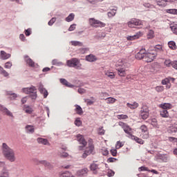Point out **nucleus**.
<instances>
[{
    "label": "nucleus",
    "instance_id": "7",
    "mask_svg": "<svg viewBox=\"0 0 177 177\" xmlns=\"http://www.w3.org/2000/svg\"><path fill=\"white\" fill-rule=\"evenodd\" d=\"M88 23L91 27H95V28H97L98 27H105L106 24L95 19V18H90L88 19Z\"/></svg>",
    "mask_w": 177,
    "mask_h": 177
},
{
    "label": "nucleus",
    "instance_id": "40",
    "mask_svg": "<svg viewBox=\"0 0 177 177\" xmlns=\"http://www.w3.org/2000/svg\"><path fill=\"white\" fill-rule=\"evenodd\" d=\"M117 119L118 120H127V119H128V115H124V114L118 115Z\"/></svg>",
    "mask_w": 177,
    "mask_h": 177
},
{
    "label": "nucleus",
    "instance_id": "22",
    "mask_svg": "<svg viewBox=\"0 0 177 177\" xmlns=\"http://www.w3.org/2000/svg\"><path fill=\"white\" fill-rule=\"evenodd\" d=\"M39 91L40 93H42L44 95V98L48 97V91L46 89H45V88H44V86H40L39 87Z\"/></svg>",
    "mask_w": 177,
    "mask_h": 177
},
{
    "label": "nucleus",
    "instance_id": "45",
    "mask_svg": "<svg viewBox=\"0 0 177 177\" xmlns=\"http://www.w3.org/2000/svg\"><path fill=\"white\" fill-rule=\"evenodd\" d=\"M75 124L76 127H81V125H82V122L80 118H77L75 121Z\"/></svg>",
    "mask_w": 177,
    "mask_h": 177
},
{
    "label": "nucleus",
    "instance_id": "63",
    "mask_svg": "<svg viewBox=\"0 0 177 177\" xmlns=\"http://www.w3.org/2000/svg\"><path fill=\"white\" fill-rule=\"evenodd\" d=\"M52 64L53 66H57L59 64V61L57 59H53L52 61Z\"/></svg>",
    "mask_w": 177,
    "mask_h": 177
},
{
    "label": "nucleus",
    "instance_id": "49",
    "mask_svg": "<svg viewBox=\"0 0 177 177\" xmlns=\"http://www.w3.org/2000/svg\"><path fill=\"white\" fill-rule=\"evenodd\" d=\"M104 132L106 131H104L103 127H100L98 129V131H97L98 135H104Z\"/></svg>",
    "mask_w": 177,
    "mask_h": 177
},
{
    "label": "nucleus",
    "instance_id": "46",
    "mask_svg": "<svg viewBox=\"0 0 177 177\" xmlns=\"http://www.w3.org/2000/svg\"><path fill=\"white\" fill-rule=\"evenodd\" d=\"M0 71H1V74H2L3 77H9V73L6 71H5L3 68H2V69Z\"/></svg>",
    "mask_w": 177,
    "mask_h": 177
},
{
    "label": "nucleus",
    "instance_id": "55",
    "mask_svg": "<svg viewBox=\"0 0 177 177\" xmlns=\"http://www.w3.org/2000/svg\"><path fill=\"white\" fill-rule=\"evenodd\" d=\"M25 35H26V37H30V35H31V29L30 28H28L25 30Z\"/></svg>",
    "mask_w": 177,
    "mask_h": 177
},
{
    "label": "nucleus",
    "instance_id": "5",
    "mask_svg": "<svg viewBox=\"0 0 177 177\" xmlns=\"http://www.w3.org/2000/svg\"><path fill=\"white\" fill-rule=\"evenodd\" d=\"M22 92L26 95H30L32 99H37V88L35 86L22 88Z\"/></svg>",
    "mask_w": 177,
    "mask_h": 177
},
{
    "label": "nucleus",
    "instance_id": "19",
    "mask_svg": "<svg viewBox=\"0 0 177 177\" xmlns=\"http://www.w3.org/2000/svg\"><path fill=\"white\" fill-rule=\"evenodd\" d=\"M75 111L76 113L78 114V115H82V114H84V111L82 110V108L81 107V106L78 104H75Z\"/></svg>",
    "mask_w": 177,
    "mask_h": 177
},
{
    "label": "nucleus",
    "instance_id": "56",
    "mask_svg": "<svg viewBox=\"0 0 177 177\" xmlns=\"http://www.w3.org/2000/svg\"><path fill=\"white\" fill-rule=\"evenodd\" d=\"M171 66L173 67V68L177 70V61H173L171 62Z\"/></svg>",
    "mask_w": 177,
    "mask_h": 177
},
{
    "label": "nucleus",
    "instance_id": "3",
    "mask_svg": "<svg viewBox=\"0 0 177 177\" xmlns=\"http://www.w3.org/2000/svg\"><path fill=\"white\" fill-rule=\"evenodd\" d=\"M66 66H68V67H73L77 70H82V64H81L80 59L77 58H72L68 60L66 62Z\"/></svg>",
    "mask_w": 177,
    "mask_h": 177
},
{
    "label": "nucleus",
    "instance_id": "2",
    "mask_svg": "<svg viewBox=\"0 0 177 177\" xmlns=\"http://www.w3.org/2000/svg\"><path fill=\"white\" fill-rule=\"evenodd\" d=\"M116 71L120 77L127 76V67H128V64L123 61L122 59H119L116 64Z\"/></svg>",
    "mask_w": 177,
    "mask_h": 177
},
{
    "label": "nucleus",
    "instance_id": "34",
    "mask_svg": "<svg viewBox=\"0 0 177 177\" xmlns=\"http://www.w3.org/2000/svg\"><path fill=\"white\" fill-rule=\"evenodd\" d=\"M26 131L28 133H34L35 129H34V126L32 125H27L26 127Z\"/></svg>",
    "mask_w": 177,
    "mask_h": 177
},
{
    "label": "nucleus",
    "instance_id": "11",
    "mask_svg": "<svg viewBox=\"0 0 177 177\" xmlns=\"http://www.w3.org/2000/svg\"><path fill=\"white\" fill-rule=\"evenodd\" d=\"M157 160L160 161V162H168V161H169V156L167 154L159 153L157 156Z\"/></svg>",
    "mask_w": 177,
    "mask_h": 177
},
{
    "label": "nucleus",
    "instance_id": "51",
    "mask_svg": "<svg viewBox=\"0 0 177 177\" xmlns=\"http://www.w3.org/2000/svg\"><path fill=\"white\" fill-rule=\"evenodd\" d=\"M56 22V18L53 17L49 21H48V26H53V24Z\"/></svg>",
    "mask_w": 177,
    "mask_h": 177
},
{
    "label": "nucleus",
    "instance_id": "16",
    "mask_svg": "<svg viewBox=\"0 0 177 177\" xmlns=\"http://www.w3.org/2000/svg\"><path fill=\"white\" fill-rule=\"evenodd\" d=\"M141 131L145 133L142 136V139H149V131L147 130V127L146 125H142L140 127Z\"/></svg>",
    "mask_w": 177,
    "mask_h": 177
},
{
    "label": "nucleus",
    "instance_id": "32",
    "mask_svg": "<svg viewBox=\"0 0 177 177\" xmlns=\"http://www.w3.org/2000/svg\"><path fill=\"white\" fill-rule=\"evenodd\" d=\"M150 124L153 125L154 128H160L158 125V122H157V119L153 118L150 120Z\"/></svg>",
    "mask_w": 177,
    "mask_h": 177
},
{
    "label": "nucleus",
    "instance_id": "43",
    "mask_svg": "<svg viewBox=\"0 0 177 177\" xmlns=\"http://www.w3.org/2000/svg\"><path fill=\"white\" fill-rule=\"evenodd\" d=\"M138 171L139 172H142L143 171H146L147 172H150V169H149V167H146L145 166H142L138 168Z\"/></svg>",
    "mask_w": 177,
    "mask_h": 177
},
{
    "label": "nucleus",
    "instance_id": "50",
    "mask_svg": "<svg viewBox=\"0 0 177 177\" xmlns=\"http://www.w3.org/2000/svg\"><path fill=\"white\" fill-rule=\"evenodd\" d=\"M84 102H85V103H86V104H88V106H91V104H93V103H95L94 101L91 100L89 99L84 100Z\"/></svg>",
    "mask_w": 177,
    "mask_h": 177
},
{
    "label": "nucleus",
    "instance_id": "47",
    "mask_svg": "<svg viewBox=\"0 0 177 177\" xmlns=\"http://www.w3.org/2000/svg\"><path fill=\"white\" fill-rule=\"evenodd\" d=\"M98 166L97 165L93 163L90 166V169H91V171H96V169H97Z\"/></svg>",
    "mask_w": 177,
    "mask_h": 177
},
{
    "label": "nucleus",
    "instance_id": "31",
    "mask_svg": "<svg viewBox=\"0 0 177 177\" xmlns=\"http://www.w3.org/2000/svg\"><path fill=\"white\" fill-rule=\"evenodd\" d=\"M71 45H72V46H84V43L78 41H71Z\"/></svg>",
    "mask_w": 177,
    "mask_h": 177
},
{
    "label": "nucleus",
    "instance_id": "61",
    "mask_svg": "<svg viewBox=\"0 0 177 177\" xmlns=\"http://www.w3.org/2000/svg\"><path fill=\"white\" fill-rule=\"evenodd\" d=\"M19 39H21V41H23L24 42V41H26V36H24V35L21 34L19 35Z\"/></svg>",
    "mask_w": 177,
    "mask_h": 177
},
{
    "label": "nucleus",
    "instance_id": "48",
    "mask_svg": "<svg viewBox=\"0 0 177 177\" xmlns=\"http://www.w3.org/2000/svg\"><path fill=\"white\" fill-rule=\"evenodd\" d=\"M171 30L174 34L177 35V25H174L173 26H171Z\"/></svg>",
    "mask_w": 177,
    "mask_h": 177
},
{
    "label": "nucleus",
    "instance_id": "4",
    "mask_svg": "<svg viewBox=\"0 0 177 177\" xmlns=\"http://www.w3.org/2000/svg\"><path fill=\"white\" fill-rule=\"evenodd\" d=\"M156 57H157V50H149L148 53H145L144 62H147V63H151V62H153Z\"/></svg>",
    "mask_w": 177,
    "mask_h": 177
},
{
    "label": "nucleus",
    "instance_id": "1",
    "mask_svg": "<svg viewBox=\"0 0 177 177\" xmlns=\"http://www.w3.org/2000/svg\"><path fill=\"white\" fill-rule=\"evenodd\" d=\"M3 154L8 161L10 162H15L16 161V155L15 153V151L9 147L6 143H3Z\"/></svg>",
    "mask_w": 177,
    "mask_h": 177
},
{
    "label": "nucleus",
    "instance_id": "36",
    "mask_svg": "<svg viewBox=\"0 0 177 177\" xmlns=\"http://www.w3.org/2000/svg\"><path fill=\"white\" fill-rule=\"evenodd\" d=\"M75 15L73 13L70 14L66 18V21L70 22L73 21L74 20V17Z\"/></svg>",
    "mask_w": 177,
    "mask_h": 177
},
{
    "label": "nucleus",
    "instance_id": "52",
    "mask_svg": "<svg viewBox=\"0 0 177 177\" xmlns=\"http://www.w3.org/2000/svg\"><path fill=\"white\" fill-rule=\"evenodd\" d=\"M101 153L103 156H107L109 154V151L106 148H104L101 150Z\"/></svg>",
    "mask_w": 177,
    "mask_h": 177
},
{
    "label": "nucleus",
    "instance_id": "58",
    "mask_svg": "<svg viewBox=\"0 0 177 177\" xmlns=\"http://www.w3.org/2000/svg\"><path fill=\"white\" fill-rule=\"evenodd\" d=\"M116 13H117V7H114L113 8H112L111 16H115Z\"/></svg>",
    "mask_w": 177,
    "mask_h": 177
},
{
    "label": "nucleus",
    "instance_id": "8",
    "mask_svg": "<svg viewBox=\"0 0 177 177\" xmlns=\"http://www.w3.org/2000/svg\"><path fill=\"white\" fill-rule=\"evenodd\" d=\"M93 151H95V146L93 145V144L89 143L88 147L86 148L82 156V158H86L88 156L93 154Z\"/></svg>",
    "mask_w": 177,
    "mask_h": 177
},
{
    "label": "nucleus",
    "instance_id": "25",
    "mask_svg": "<svg viewBox=\"0 0 177 177\" xmlns=\"http://www.w3.org/2000/svg\"><path fill=\"white\" fill-rule=\"evenodd\" d=\"M59 177H74V176H73L70 171H66L59 173Z\"/></svg>",
    "mask_w": 177,
    "mask_h": 177
},
{
    "label": "nucleus",
    "instance_id": "24",
    "mask_svg": "<svg viewBox=\"0 0 177 177\" xmlns=\"http://www.w3.org/2000/svg\"><path fill=\"white\" fill-rule=\"evenodd\" d=\"M87 174H88V169L86 168L80 169L77 172V175H78V176H84Z\"/></svg>",
    "mask_w": 177,
    "mask_h": 177
},
{
    "label": "nucleus",
    "instance_id": "26",
    "mask_svg": "<svg viewBox=\"0 0 177 177\" xmlns=\"http://www.w3.org/2000/svg\"><path fill=\"white\" fill-rule=\"evenodd\" d=\"M37 140L39 143H41V145H49V141H48V139L46 138H38Z\"/></svg>",
    "mask_w": 177,
    "mask_h": 177
},
{
    "label": "nucleus",
    "instance_id": "21",
    "mask_svg": "<svg viewBox=\"0 0 177 177\" xmlns=\"http://www.w3.org/2000/svg\"><path fill=\"white\" fill-rule=\"evenodd\" d=\"M127 107L131 109V110H135V109H138L139 107V103L134 102L133 104L127 103Z\"/></svg>",
    "mask_w": 177,
    "mask_h": 177
},
{
    "label": "nucleus",
    "instance_id": "17",
    "mask_svg": "<svg viewBox=\"0 0 177 177\" xmlns=\"http://www.w3.org/2000/svg\"><path fill=\"white\" fill-rule=\"evenodd\" d=\"M159 107L162 110H171V109H172V104L169 103H163L160 104Z\"/></svg>",
    "mask_w": 177,
    "mask_h": 177
},
{
    "label": "nucleus",
    "instance_id": "9",
    "mask_svg": "<svg viewBox=\"0 0 177 177\" xmlns=\"http://www.w3.org/2000/svg\"><path fill=\"white\" fill-rule=\"evenodd\" d=\"M118 125L122 128L125 133H127V135L132 137V129L129 127V125L123 122H119Z\"/></svg>",
    "mask_w": 177,
    "mask_h": 177
},
{
    "label": "nucleus",
    "instance_id": "30",
    "mask_svg": "<svg viewBox=\"0 0 177 177\" xmlns=\"http://www.w3.org/2000/svg\"><path fill=\"white\" fill-rule=\"evenodd\" d=\"M24 111L27 114H31L33 111L32 108H31L30 106H27V105H24Z\"/></svg>",
    "mask_w": 177,
    "mask_h": 177
},
{
    "label": "nucleus",
    "instance_id": "62",
    "mask_svg": "<svg viewBox=\"0 0 177 177\" xmlns=\"http://www.w3.org/2000/svg\"><path fill=\"white\" fill-rule=\"evenodd\" d=\"M168 82H169V80H168V78H166L162 81V85H167Z\"/></svg>",
    "mask_w": 177,
    "mask_h": 177
},
{
    "label": "nucleus",
    "instance_id": "28",
    "mask_svg": "<svg viewBox=\"0 0 177 177\" xmlns=\"http://www.w3.org/2000/svg\"><path fill=\"white\" fill-rule=\"evenodd\" d=\"M131 139L135 140L137 143H139V145H143V143H145V141L142 140V138H139L135 136H131Z\"/></svg>",
    "mask_w": 177,
    "mask_h": 177
},
{
    "label": "nucleus",
    "instance_id": "18",
    "mask_svg": "<svg viewBox=\"0 0 177 177\" xmlns=\"http://www.w3.org/2000/svg\"><path fill=\"white\" fill-rule=\"evenodd\" d=\"M0 55H1V59H2V60H7V59H10V57L12 56L10 54L7 53L3 50L1 51Z\"/></svg>",
    "mask_w": 177,
    "mask_h": 177
},
{
    "label": "nucleus",
    "instance_id": "29",
    "mask_svg": "<svg viewBox=\"0 0 177 177\" xmlns=\"http://www.w3.org/2000/svg\"><path fill=\"white\" fill-rule=\"evenodd\" d=\"M60 82L65 86H68V88H73V84H70L66 79H60Z\"/></svg>",
    "mask_w": 177,
    "mask_h": 177
},
{
    "label": "nucleus",
    "instance_id": "37",
    "mask_svg": "<svg viewBox=\"0 0 177 177\" xmlns=\"http://www.w3.org/2000/svg\"><path fill=\"white\" fill-rule=\"evenodd\" d=\"M166 12L170 15H177V9H167Z\"/></svg>",
    "mask_w": 177,
    "mask_h": 177
},
{
    "label": "nucleus",
    "instance_id": "10",
    "mask_svg": "<svg viewBox=\"0 0 177 177\" xmlns=\"http://www.w3.org/2000/svg\"><path fill=\"white\" fill-rule=\"evenodd\" d=\"M128 27L130 28H135L136 26H142V21L138 19H131L128 23H127Z\"/></svg>",
    "mask_w": 177,
    "mask_h": 177
},
{
    "label": "nucleus",
    "instance_id": "41",
    "mask_svg": "<svg viewBox=\"0 0 177 177\" xmlns=\"http://www.w3.org/2000/svg\"><path fill=\"white\" fill-rule=\"evenodd\" d=\"M155 90L156 91V92H158V93H161V92H164V86H158L155 88Z\"/></svg>",
    "mask_w": 177,
    "mask_h": 177
},
{
    "label": "nucleus",
    "instance_id": "15",
    "mask_svg": "<svg viewBox=\"0 0 177 177\" xmlns=\"http://www.w3.org/2000/svg\"><path fill=\"white\" fill-rule=\"evenodd\" d=\"M143 35V32H138L136 35L133 36H128L127 37V41H135V39H139L140 37H142Z\"/></svg>",
    "mask_w": 177,
    "mask_h": 177
},
{
    "label": "nucleus",
    "instance_id": "6",
    "mask_svg": "<svg viewBox=\"0 0 177 177\" xmlns=\"http://www.w3.org/2000/svg\"><path fill=\"white\" fill-rule=\"evenodd\" d=\"M149 114L150 110L149 109V106H147V105H142L140 111V117H141L142 120H147Z\"/></svg>",
    "mask_w": 177,
    "mask_h": 177
},
{
    "label": "nucleus",
    "instance_id": "64",
    "mask_svg": "<svg viewBox=\"0 0 177 177\" xmlns=\"http://www.w3.org/2000/svg\"><path fill=\"white\" fill-rule=\"evenodd\" d=\"M111 154L113 156V157H115V156H117V149H112Z\"/></svg>",
    "mask_w": 177,
    "mask_h": 177
},
{
    "label": "nucleus",
    "instance_id": "14",
    "mask_svg": "<svg viewBox=\"0 0 177 177\" xmlns=\"http://www.w3.org/2000/svg\"><path fill=\"white\" fill-rule=\"evenodd\" d=\"M24 60L29 67H35V66H37L35 62L32 60L28 55L24 56Z\"/></svg>",
    "mask_w": 177,
    "mask_h": 177
},
{
    "label": "nucleus",
    "instance_id": "39",
    "mask_svg": "<svg viewBox=\"0 0 177 177\" xmlns=\"http://www.w3.org/2000/svg\"><path fill=\"white\" fill-rule=\"evenodd\" d=\"M147 38L149 39H152V38H154V31L153 30H150L149 31L148 35H147Z\"/></svg>",
    "mask_w": 177,
    "mask_h": 177
},
{
    "label": "nucleus",
    "instance_id": "33",
    "mask_svg": "<svg viewBox=\"0 0 177 177\" xmlns=\"http://www.w3.org/2000/svg\"><path fill=\"white\" fill-rule=\"evenodd\" d=\"M168 46H169V48H170V49H172V50H175L177 48L176 43L172 41L168 42Z\"/></svg>",
    "mask_w": 177,
    "mask_h": 177
},
{
    "label": "nucleus",
    "instance_id": "57",
    "mask_svg": "<svg viewBox=\"0 0 177 177\" xmlns=\"http://www.w3.org/2000/svg\"><path fill=\"white\" fill-rule=\"evenodd\" d=\"M27 100H28V97H24L21 99V102L22 104H25V103H27Z\"/></svg>",
    "mask_w": 177,
    "mask_h": 177
},
{
    "label": "nucleus",
    "instance_id": "23",
    "mask_svg": "<svg viewBox=\"0 0 177 177\" xmlns=\"http://www.w3.org/2000/svg\"><path fill=\"white\" fill-rule=\"evenodd\" d=\"M160 115L163 118H168L169 117V113H168V111L167 109H162V110H160Z\"/></svg>",
    "mask_w": 177,
    "mask_h": 177
},
{
    "label": "nucleus",
    "instance_id": "38",
    "mask_svg": "<svg viewBox=\"0 0 177 177\" xmlns=\"http://www.w3.org/2000/svg\"><path fill=\"white\" fill-rule=\"evenodd\" d=\"M164 66H166V67H171V66H172V61H171V59H165Z\"/></svg>",
    "mask_w": 177,
    "mask_h": 177
},
{
    "label": "nucleus",
    "instance_id": "12",
    "mask_svg": "<svg viewBox=\"0 0 177 177\" xmlns=\"http://www.w3.org/2000/svg\"><path fill=\"white\" fill-rule=\"evenodd\" d=\"M77 140L80 145H82V146L80 147V150H81V147H85V146H86L87 142H86V140H85V138H84V136L81 134H78L77 136Z\"/></svg>",
    "mask_w": 177,
    "mask_h": 177
},
{
    "label": "nucleus",
    "instance_id": "53",
    "mask_svg": "<svg viewBox=\"0 0 177 177\" xmlns=\"http://www.w3.org/2000/svg\"><path fill=\"white\" fill-rule=\"evenodd\" d=\"M5 68H12V62H8L5 64Z\"/></svg>",
    "mask_w": 177,
    "mask_h": 177
},
{
    "label": "nucleus",
    "instance_id": "59",
    "mask_svg": "<svg viewBox=\"0 0 177 177\" xmlns=\"http://www.w3.org/2000/svg\"><path fill=\"white\" fill-rule=\"evenodd\" d=\"M0 177H9V172L5 171L3 172V174Z\"/></svg>",
    "mask_w": 177,
    "mask_h": 177
},
{
    "label": "nucleus",
    "instance_id": "44",
    "mask_svg": "<svg viewBox=\"0 0 177 177\" xmlns=\"http://www.w3.org/2000/svg\"><path fill=\"white\" fill-rule=\"evenodd\" d=\"M124 146V142L118 141L115 145V149H121Z\"/></svg>",
    "mask_w": 177,
    "mask_h": 177
},
{
    "label": "nucleus",
    "instance_id": "35",
    "mask_svg": "<svg viewBox=\"0 0 177 177\" xmlns=\"http://www.w3.org/2000/svg\"><path fill=\"white\" fill-rule=\"evenodd\" d=\"M158 6H161L162 8H165L167 6V3H165L164 0H156Z\"/></svg>",
    "mask_w": 177,
    "mask_h": 177
},
{
    "label": "nucleus",
    "instance_id": "60",
    "mask_svg": "<svg viewBox=\"0 0 177 177\" xmlns=\"http://www.w3.org/2000/svg\"><path fill=\"white\" fill-rule=\"evenodd\" d=\"M75 30V24L71 25L68 28V31H74Z\"/></svg>",
    "mask_w": 177,
    "mask_h": 177
},
{
    "label": "nucleus",
    "instance_id": "13",
    "mask_svg": "<svg viewBox=\"0 0 177 177\" xmlns=\"http://www.w3.org/2000/svg\"><path fill=\"white\" fill-rule=\"evenodd\" d=\"M145 56L146 49L142 48L136 55V59H138V60H142L143 59L145 60Z\"/></svg>",
    "mask_w": 177,
    "mask_h": 177
},
{
    "label": "nucleus",
    "instance_id": "54",
    "mask_svg": "<svg viewBox=\"0 0 177 177\" xmlns=\"http://www.w3.org/2000/svg\"><path fill=\"white\" fill-rule=\"evenodd\" d=\"M78 93H80V95H84V93H86V90H85V88H79L77 90Z\"/></svg>",
    "mask_w": 177,
    "mask_h": 177
},
{
    "label": "nucleus",
    "instance_id": "42",
    "mask_svg": "<svg viewBox=\"0 0 177 177\" xmlns=\"http://www.w3.org/2000/svg\"><path fill=\"white\" fill-rule=\"evenodd\" d=\"M58 156L61 157V158H66V157H68L67 152H59Z\"/></svg>",
    "mask_w": 177,
    "mask_h": 177
},
{
    "label": "nucleus",
    "instance_id": "20",
    "mask_svg": "<svg viewBox=\"0 0 177 177\" xmlns=\"http://www.w3.org/2000/svg\"><path fill=\"white\" fill-rule=\"evenodd\" d=\"M86 60H87V62L93 63V62H96V60H97V58L96 57V56L91 54L86 56Z\"/></svg>",
    "mask_w": 177,
    "mask_h": 177
},
{
    "label": "nucleus",
    "instance_id": "27",
    "mask_svg": "<svg viewBox=\"0 0 177 177\" xmlns=\"http://www.w3.org/2000/svg\"><path fill=\"white\" fill-rule=\"evenodd\" d=\"M0 108H1V110H2V111H3V113H6V115H8L9 117H13V114L8 109H6L2 106H0Z\"/></svg>",
    "mask_w": 177,
    "mask_h": 177
}]
</instances>
